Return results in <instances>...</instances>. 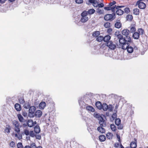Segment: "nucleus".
I'll list each match as a JSON object with an SVG mask.
<instances>
[{"label": "nucleus", "instance_id": "obj_1", "mask_svg": "<svg viewBox=\"0 0 148 148\" xmlns=\"http://www.w3.org/2000/svg\"><path fill=\"white\" fill-rule=\"evenodd\" d=\"M88 14L86 11H84L81 14L82 17L80 20V21L83 23L86 22L88 20V18L87 16Z\"/></svg>", "mask_w": 148, "mask_h": 148}, {"label": "nucleus", "instance_id": "obj_2", "mask_svg": "<svg viewBox=\"0 0 148 148\" xmlns=\"http://www.w3.org/2000/svg\"><path fill=\"white\" fill-rule=\"evenodd\" d=\"M130 32L129 29H125L121 32L122 34L125 36V38L128 39V41H130V40H132L130 35Z\"/></svg>", "mask_w": 148, "mask_h": 148}, {"label": "nucleus", "instance_id": "obj_3", "mask_svg": "<svg viewBox=\"0 0 148 148\" xmlns=\"http://www.w3.org/2000/svg\"><path fill=\"white\" fill-rule=\"evenodd\" d=\"M115 18V13L114 12L112 14H106L104 16V18L106 21H112Z\"/></svg>", "mask_w": 148, "mask_h": 148}, {"label": "nucleus", "instance_id": "obj_4", "mask_svg": "<svg viewBox=\"0 0 148 148\" xmlns=\"http://www.w3.org/2000/svg\"><path fill=\"white\" fill-rule=\"evenodd\" d=\"M132 43H128L127 45L124 44L123 46V50H127V51L128 53H132L134 51L133 47L130 46V45Z\"/></svg>", "mask_w": 148, "mask_h": 148}, {"label": "nucleus", "instance_id": "obj_5", "mask_svg": "<svg viewBox=\"0 0 148 148\" xmlns=\"http://www.w3.org/2000/svg\"><path fill=\"white\" fill-rule=\"evenodd\" d=\"M13 125L14 126V130L16 133H19L20 132L19 123L18 121L14 120L13 121Z\"/></svg>", "mask_w": 148, "mask_h": 148}, {"label": "nucleus", "instance_id": "obj_6", "mask_svg": "<svg viewBox=\"0 0 148 148\" xmlns=\"http://www.w3.org/2000/svg\"><path fill=\"white\" fill-rule=\"evenodd\" d=\"M116 45H117L116 43L115 44L111 40L107 42L106 43V45L107 47H108L109 49L111 50H114L116 48Z\"/></svg>", "mask_w": 148, "mask_h": 148}, {"label": "nucleus", "instance_id": "obj_7", "mask_svg": "<svg viewBox=\"0 0 148 148\" xmlns=\"http://www.w3.org/2000/svg\"><path fill=\"white\" fill-rule=\"evenodd\" d=\"M128 39L125 38H122L121 39L119 40V41L120 43L122 45V48H123V46L124 44L127 45L128 43H132V40H130V41H128Z\"/></svg>", "mask_w": 148, "mask_h": 148}, {"label": "nucleus", "instance_id": "obj_8", "mask_svg": "<svg viewBox=\"0 0 148 148\" xmlns=\"http://www.w3.org/2000/svg\"><path fill=\"white\" fill-rule=\"evenodd\" d=\"M143 0H139L137 1L136 5H138V7L141 9H144L146 7L145 4L142 1Z\"/></svg>", "mask_w": 148, "mask_h": 148}, {"label": "nucleus", "instance_id": "obj_9", "mask_svg": "<svg viewBox=\"0 0 148 148\" xmlns=\"http://www.w3.org/2000/svg\"><path fill=\"white\" fill-rule=\"evenodd\" d=\"M36 110L35 107L34 106H31L29 109V115L31 117H33L35 115V112Z\"/></svg>", "mask_w": 148, "mask_h": 148}, {"label": "nucleus", "instance_id": "obj_10", "mask_svg": "<svg viewBox=\"0 0 148 148\" xmlns=\"http://www.w3.org/2000/svg\"><path fill=\"white\" fill-rule=\"evenodd\" d=\"M99 123L100 125V126L105 127L106 126V122L105 120L102 117H101L99 120Z\"/></svg>", "mask_w": 148, "mask_h": 148}, {"label": "nucleus", "instance_id": "obj_11", "mask_svg": "<svg viewBox=\"0 0 148 148\" xmlns=\"http://www.w3.org/2000/svg\"><path fill=\"white\" fill-rule=\"evenodd\" d=\"M37 122L35 121L34 122L31 119H29L27 121V126L30 127H32L35 125L36 124Z\"/></svg>", "mask_w": 148, "mask_h": 148}, {"label": "nucleus", "instance_id": "obj_12", "mask_svg": "<svg viewBox=\"0 0 148 148\" xmlns=\"http://www.w3.org/2000/svg\"><path fill=\"white\" fill-rule=\"evenodd\" d=\"M129 28L131 33H133L135 32L136 30L135 24H132L129 27Z\"/></svg>", "mask_w": 148, "mask_h": 148}, {"label": "nucleus", "instance_id": "obj_13", "mask_svg": "<svg viewBox=\"0 0 148 148\" xmlns=\"http://www.w3.org/2000/svg\"><path fill=\"white\" fill-rule=\"evenodd\" d=\"M103 127L99 126L97 128V131L103 134L105 132V130L103 128Z\"/></svg>", "mask_w": 148, "mask_h": 148}, {"label": "nucleus", "instance_id": "obj_14", "mask_svg": "<svg viewBox=\"0 0 148 148\" xmlns=\"http://www.w3.org/2000/svg\"><path fill=\"white\" fill-rule=\"evenodd\" d=\"M114 26L116 28L119 29L121 27L122 24L120 21H118L115 23Z\"/></svg>", "mask_w": 148, "mask_h": 148}, {"label": "nucleus", "instance_id": "obj_15", "mask_svg": "<svg viewBox=\"0 0 148 148\" xmlns=\"http://www.w3.org/2000/svg\"><path fill=\"white\" fill-rule=\"evenodd\" d=\"M14 107L17 111H20L21 110V105L18 103H16L14 105Z\"/></svg>", "mask_w": 148, "mask_h": 148}, {"label": "nucleus", "instance_id": "obj_16", "mask_svg": "<svg viewBox=\"0 0 148 148\" xmlns=\"http://www.w3.org/2000/svg\"><path fill=\"white\" fill-rule=\"evenodd\" d=\"M17 116L19 121L21 123L24 122L25 120L21 114H17Z\"/></svg>", "mask_w": 148, "mask_h": 148}, {"label": "nucleus", "instance_id": "obj_17", "mask_svg": "<svg viewBox=\"0 0 148 148\" xmlns=\"http://www.w3.org/2000/svg\"><path fill=\"white\" fill-rule=\"evenodd\" d=\"M34 131L36 134H38L40 132V129L39 126L36 125L34 127Z\"/></svg>", "mask_w": 148, "mask_h": 148}, {"label": "nucleus", "instance_id": "obj_18", "mask_svg": "<svg viewBox=\"0 0 148 148\" xmlns=\"http://www.w3.org/2000/svg\"><path fill=\"white\" fill-rule=\"evenodd\" d=\"M42 114V112L40 110H37L35 113V115L36 117H40Z\"/></svg>", "mask_w": 148, "mask_h": 148}, {"label": "nucleus", "instance_id": "obj_19", "mask_svg": "<svg viewBox=\"0 0 148 148\" xmlns=\"http://www.w3.org/2000/svg\"><path fill=\"white\" fill-rule=\"evenodd\" d=\"M95 105L96 107L99 110H101L102 108V104L100 101H97Z\"/></svg>", "mask_w": 148, "mask_h": 148}, {"label": "nucleus", "instance_id": "obj_20", "mask_svg": "<svg viewBox=\"0 0 148 148\" xmlns=\"http://www.w3.org/2000/svg\"><path fill=\"white\" fill-rule=\"evenodd\" d=\"M139 35L138 32H134L133 34L132 37L134 39H138L139 38Z\"/></svg>", "mask_w": 148, "mask_h": 148}, {"label": "nucleus", "instance_id": "obj_21", "mask_svg": "<svg viewBox=\"0 0 148 148\" xmlns=\"http://www.w3.org/2000/svg\"><path fill=\"white\" fill-rule=\"evenodd\" d=\"M99 140L101 142H103L105 141L106 139V136L103 135H101L99 137Z\"/></svg>", "mask_w": 148, "mask_h": 148}, {"label": "nucleus", "instance_id": "obj_22", "mask_svg": "<svg viewBox=\"0 0 148 148\" xmlns=\"http://www.w3.org/2000/svg\"><path fill=\"white\" fill-rule=\"evenodd\" d=\"M105 9L107 10H111L112 12H114L115 10V7L114 6L112 7H105Z\"/></svg>", "mask_w": 148, "mask_h": 148}, {"label": "nucleus", "instance_id": "obj_23", "mask_svg": "<svg viewBox=\"0 0 148 148\" xmlns=\"http://www.w3.org/2000/svg\"><path fill=\"white\" fill-rule=\"evenodd\" d=\"M14 136L15 137H16L19 140H21L22 138V135L20 133V132L15 134Z\"/></svg>", "mask_w": 148, "mask_h": 148}, {"label": "nucleus", "instance_id": "obj_24", "mask_svg": "<svg viewBox=\"0 0 148 148\" xmlns=\"http://www.w3.org/2000/svg\"><path fill=\"white\" fill-rule=\"evenodd\" d=\"M106 136L107 139L110 140L112 139L113 138V135L112 133L108 132L107 133Z\"/></svg>", "mask_w": 148, "mask_h": 148}, {"label": "nucleus", "instance_id": "obj_25", "mask_svg": "<svg viewBox=\"0 0 148 148\" xmlns=\"http://www.w3.org/2000/svg\"><path fill=\"white\" fill-rule=\"evenodd\" d=\"M117 10L116 11V14L118 15H121L124 13V11L123 10H121V9H116Z\"/></svg>", "mask_w": 148, "mask_h": 148}, {"label": "nucleus", "instance_id": "obj_26", "mask_svg": "<svg viewBox=\"0 0 148 148\" xmlns=\"http://www.w3.org/2000/svg\"><path fill=\"white\" fill-rule=\"evenodd\" d=\"M86 109L89 111L92 112H94L95 109L92 106H88L86 107Z\"/></svg>", "mask_w": 148, "mask_h": 148}, {"label": "nucleus", "instance_id": "obj_27", "mask_svg": "<svg viewBox=\"0 0 148 148\" xmlns=\"http://www.w3.org/2000/svg\"><path fill=\"white\" fill-rule=\"evenodd\" d=\"M103 38L104 41L106 42L107 43V42L110 41L109 40L111 38V37L109 35H107L103 37Z\"/></svg>", "mask_w": 148, "mask_h": 148}, {"label": "nucleus", "instance_id": "obj_28", "mask_svg": "<svg viewBox=\"0 0 148 148\" xmlns=\"http://www.w3.org/2000/svg\"><path fill=\"white\" fill-rule=\"evenodd\" d=\"M95 12V10L92 8L88 10V11H86L87 14H94Z\"/></svg>", "mask_w": 148, "mask_h": 148}, {"label": "nucleus", "instance_id": "obj_29", "mask_svg": "<svg viewBox=\"0 0 148 148\" xmlns=\"http://www.w3.org/2000/svg\"><path fill=\"white\" fill-rule=\"evenodd\" d=\"M137 147L136 143L135 142H132L130 144L131 148H136Z\"/></svg>", "mask_w": 148, "mask_h": 148}, {"label": "nucleus", "instance_id": "obj_30", "mask_svg": "<svg viewBox=\"0 0 148 148\" xmlns=\"http://www.w3.org/2000/svg\"><path fill=\"white\" fill-rule=\"evenodd\" d=\"M102 109L104 111H106L108 109V106L106 103H103L102 104Z\"/></svg>", "mask_w": 148, "mask_h": 148}, {"label": "nucleus", "instance_id": "obj_31", "mask_svg": "<svg viewBox=\"0 0 148 148\" xmlns=\"http://www.w3.org/2000/svg\"><path fill=\"white\" fill-rule=\"evenodd\" d=\"M111 23L108 22L105 23L103 25L104 27L105 28H110V27H111Z\"/></svg>", "mask_w": 148, "mask_h": 148}, {"label": "nucleus", "instance_id": "obj_32", "mask_svg": "<svg viewBox=\"0 0 148 148\" xmlns=\"http://www.w3.org/2000/svg\"><path fill=\"white\" fill-rule=\"evenodd\" d=\"M133 14L136 15H138L140 13L139 10L138 9L135 8L133 10Z\"/></svg>", "mask_w": 148, "mask_h": 148}, {"label": "nucleus", "instance_id": "obj_33", "mask_svg": "<svg viewBox=\"0 0 148 148\" xmlns=\"http://www.w3.org/2000/svg\"><path fill=\"white\" fill-rule=\"evenodd\" d=\"M96 40L99 42H101L103 40L104 41L103 37V36H98L96 38Z\"/></svg>", "mask_w": 148, "mask_h": 148}, {"label": "nucleus", "instance_id": "obj_34", "mask_svg": "<svg viewBox=\"0 0 148 148\" xmlns=\"http://www.w3.org/2000/svg\"><path fill=\"white\" fill-rule=\"evenodd\" d=\"M121 123V119L119 118H117L115 120V123L117 126L119 125Z\"/></svg>", "mask_w": 148, "mask_h": 148}, {"label": "nucleus", "instance_id": "obj_35", "mask_svg": "<svg viewBox=\"0 0 148 148\" xmlns=\"http://www.w3.org/2000/svg\"><path fill=\"white\" fill-rule=\"evenodd\" d=\"M126 18L127 21H131L132 20L133 17L132 15L129 14L127 16Z\"/></svg>", "mask_w": 148, "mask_h": 148}, {"label": "nucleus", "instance_id": "obj_36", "mask_svg": "<svg viewBox=\"0 0 148 148\" xmlns=\"http://www.w3.org/2000/svg\"><path fill=\"white\" fill-rule=\"evenodd\" d=\"M24 107L25 108L27 109H29L30 107V104L29 102H26L25 103L24 105Z\"/></svg>", "mask_w": 148, "mask_h": 148}, {"label": "nucleus", "instance_id": "obj_37", "mask_svg": "<svg viewBox=\"0 0 148 148\" xmlns=\"http://www.w3.org/2000/svg\"><path fill=\"white\" fill-rule=\"evenodd\" d=\"M46 103L45 102H42L39 104V107L40 108H44L46 106Z\"/></svg>", "mask_w": 148, "mask_h": 148}, {"label": "nucleus", "instance_id": "obj_38", "mask_svg": "<svg viewBox=\"0 0 148 148\" xmlns=\"http://www.w3.org/2000/svg\"><path fill=\"white\" fill-rule=\"evenodd\" d=\"M100 34V32L98 31H95L93 32L92 36L94 37H98Z\"/></svg>", "mask_w": 148, "mask_h": 148}, {"label": "nucleus", "instance_id": "obj_39", "mask_svg": "<svg viewBox=\"0 0 148 148\" xmlns=\"http://www.w3.org/2000/svg\"><path fill=\"white\" fill-rule=\"evenodd\" d=\"M9 145L10 147L12 148H14L16 147L15 143L13 141H12L10 143Z\"/></svg>", "mask_w": 148, "mask_h": 148}, {"label": "nucleus", "instance_id": "obj_40", "mask_svg": "<svg viewBox=\"0 0 148 148\" xmlns=\"http://www.w3.org/2000/svg\"><path fill=\"white\" fill-rule=\"evenodd\" d=\"M110 127L112 130L113 131H116V127L114 124H111L110 125Z\"/></svg>", "mask_w": 148, "mask_h": 148}, {"label": "nucleus", "instance_id": "obj_41", "mask_svg": "<svg viewBox=\"0 0 148 148\" xmlns=\"http://www.w3.org/2000/svg\"><path fill=\"white\" fill-rule=\"evenodd\" d=\"M8 127H6L4 131L5 133L9 134L10 133V129L9 125L8 126Z\"/></svg>", "mask_w": 148, "mask_h": 148}, {"label": "nucleus", "instance_id": "obj_42", "mask_svg": "<svg viewBox=\"0 0 148 148\" xmlns=\"http://www.w3.org/2000/svg\"><path fill=\"white\" fill-rule=\"evenodd\" d=\"M138 31L139 34L143 35L144 34V30L142 28H139L138 29Z\"/></svg>", "mask_w": 148, "mask_h": 148}, {"label": "nucleus", "instance_id": "obj_43", "mask_svg": "<svg viewBox=\"0 0 148 148\" xmlns=\"http://www.w3.org/2000/svg\"><path fill=\"white\" fill-rule=\"evenodd\" d=\"M29 132L28 130L27 129H25L24 130V133L26 136L29 135Z\"/></svg>", "mask_w": 148, "mask_h": 148}, {"label": "nucleus", "instance_id": "obj_44", "mask_svg": "<svg viewBox=\"0 0 148 148\" xmlns=\"http://www.w3.org/2000/svg\"><path fill=\"white\" fill-rule=\"evenodd\" d=\"M30 148H37L36 145L35 143H33L30 144Z\"/></svg>", "mask_w": 148, "mask_h": 148}, {"label": "nucleus", "instance_id": "obj_45", "mask_svg": "<svg viewBox=\"0 0 148 148\" xmlns=\"http://www.w3.org/2000/svg\"><path fill=\"white\" fill-rule=\"evenodd\" d=\"M75 2L77 4H80L83 3L84 2V1L83 0H75Z\"/></svg>", "mask_w": 148, "mask_h": 148}, {"label": "nucleus", "instance_id": "obj_46", "mask_svg": "<svg viewBox=\"0 0 148 148\" xmlns=\"http://www.w3.org/2000/svg\"><path fill=\"white\" fill-rule=\"evenodd\" d=\"M18 148H23L22 144L21 143H19L17 145Z\"/></svg>", "mask_w": 148, "mask_h": 148}, {"label": "nucleus", "instance_id": "obj_47", "mask_svg": "<svg viewBox=\"0 0 148 148\" xmlns=\"http://www.w3.org/2000/svg\"><path fill=\"white\" fill-rule=\"evenodd\" d=\"M112 29L111 28H109L107 29V32L110 35L112 34Z\"/></svg>", "mask_w": 148, "mask_h": 148}, {"label": "nucleus", "instance_id": "obj_48", "mask_svg": "<svg viewBox=\"0 0 148 148\" xmlns=\"http://www.w3.org/2000/svg\"><path fill=\"white\" fill-rule=\"evenodd\" d=\"M124 11L125 13L127 14L130 12V10L129 8H126L124 9Z\"/></svg>", "mask_w": 148, "mask_h": 148}, {"label": "nucleus", "instance_id": "obj_49", "mask_svg": "<svg viewBox=\"0 0 148 148\" xmlns=\"http://www.w3.org/2000/svg\"><path fill=\"white\" fill-rule=\"evenodd\" d=\"M29 135L30 136L32 137H34L35 135L33 131H30Z\"/></svg>", "mask_w": 148, "mask_h": 148}, {"label": "nucleus", "instance_id": "obj_50", "mask_svg": "<svg viewBox=\"0 0 148 148\" xmlns=\"http://www.w3.org/2000/svg\"><path fill=\"white\" fill-rule=\"evenodd\" d=\"M98 2L96 0H95L92 5L95 7H97L98 6Z\"/></svg>", "mask_w": 148, "mask_h": 148}, {"label": "nucleus", "instance_id": "obj_51", "mask_svg": "<svg viewBox=\"0 0 148 148\" xmlns=\"http://www.w3.org/2000/svg\"><path fill=\"white\" fill-rule=\"evenodd\" d=\"M114 6L115 7V9H118L125 7L124 5L117 6H116V5H115Z\"/></svg>", "mask_w": 148, "mask_h": 148}, {"label": "nucleus", "instance_id": "obj_52", "mask_svg": "<svg viewBox=\"0 0 148 148\" xmlns=\"http://www.w3.org/2000/svg\"><path fill=\"white\" fill-rule=\"evenodd\" d=\"M116 2L115 1H113L112 2H111L109 3V6L110 7H111L113 5L115 4L116 3Z\"/></svg>", "mask_w": 148, "mask_h": 148}, {"label": "nucleus", "instance_id": "obj_53", "mask_svg": "<svg viewBox=\"0 0 148 148\" xmlns=\"http://www.w3.org/2000/svg\"><path fill=\"white\" fill-rule=\"evenodd\" d=\"M117 37L119 40V39H121L122 38H123V36L121 34H119L117 35Z\"/></svg>", "mask_w": 148, "mask_h": 148}, {"label": "nucleus", "instance_id": "obj_54", "mask_svg": "<svg viewBox=\"0 0 148 148\" xmlns=\"http://www.w3.org/2000/svg\"><path fill=\"white\" fill-rule=\"evenodd\" d=\"M19 102L20 103H23L25 102L24 100L22 98H20L19 99Z\"/></svg>", "mask_w": 148, "mask_h": 148}, {"label": "nucleus", "instance_id": "obj_55", "mask_svg": "<svg viewBox=\"0 0 148 148\" xmlns=\"http://www.w3.org/2000/svg\"><path fill=\"white\" fill-rule=\"evenodd\" d=\"M104 6V4L102 3H98V7L99 8H102Z\"/></svg>", "mask_w": 148, "mask_h": 148}, {"label": "nucleus", "instance_id": "obj_56", "mask_svg": "<svg viewBox=\"0 0 148 148\" xmlns=\"http://www.w3.org/2000/svg\"><path fill=\"white\" fill-rule=\"evenodd\" d=\"M116 136L118 139V141L120 143H121V138L120 136L118 135V134H117Z\"/></svg>", "mask_w": 148, "mask_h": 148}, {"label": "nucleus", "instance_id": "obj_57", "mask_svg": "<svg viewBox=\"0 0 148 148\" xmlns=\"http://www.w3.org/2000/svg\"><path fill=\"white\" fill-rule=\"evenodd\" d=\"M103 10H102L101 9H98V12L100 14H101L103 13Z\"/></svg>", "mask_w": 148, "mask_h": 148}, {"label": "nucleus", "instance_id": "obj_58", "mask_svg": "<svg viewBox=\"0 0 148 148\" xmlns=\"http://www.w3.org/2000/svg\"><path fill=\"white\" fill-rule=\"evenodd\" d=\"M22 114L23 116L25 117H26L27 116V114L26 112H23Z\"/></svg>", "mask_w": 148, "mask_h": 148}, {"label": "nucleus", "instance_id": "obj_59", "mask_svg": "<svg viewBox=\"0 0 148 148\" xmlns=\"http://www.w3.org/2000/svg\"><path fill=\"white\" fill-rule=\"evenodd\" d=\"M95 1V0H88V2L90 3L93 4Z\"/></svg>", "mask_w": 148, "mask_h": 148}, {"label": "nucleus", "instance_id": "obj_60", "mask_svg": "<svg viewBox=\"0 0 148 148\" xmlns=\"http://www.w3.org/2000/svg\"><path fill=\"white\" fill-rule=\"evenodd\" d=\"M119 143H116L114 145V147H115L117 148L119 147Z\"/></svg>", "mask_w": 148, "mask_h": 148}, {"label": "nucleus", "instance_id": "obj_61", "mask_svg": "<svg viewBox=\"0 0 148 148\" xmlns=\"http://www.w3.org/2000/svg\"><path fill=\"white\" fill-rule=\"evenodd\" d=\"M7 0H0V3L3 4Z\"/></svg>", "mask_w": 148, "mask_h": 148}, {"label": "nucleus", "instance_id": "obj_62", "mask_svg": "<svg viewBox=\"0 0 148 148\" xmlns=\"http://www.w3.org/2000/svg\"><path fill=\"white\" fill-rule=\"evenodd\" d=\"M37 137V138L38 139H40L41 138V136L40 135H38Z\"/></svg>", "mask_w": 148, "mask_h": 148}, {"label": "nucleus", "instance_id": "obj_63", "mask_svg": "<svg viewBox=\"0 0 148 148\" xmlns=\"http://www.w3.org/2000/svg\"><path fill=\"white\" fill-rule=\"evenodd\" d=\"M27 124H25V123H24L23 124V126L24 127H26V126H27Z\"/></svg>", "mask_w": 148, "mask_h": 148}, {"label": "nucleus", "instance_id": "obj_64", "mask_svg": "<svg viewBox=\"0 0 148 148\" xmlns=\"http://www.w3.org/2000/svg\"><path fill=\"white\" fill-rule=\"evenodd\" d=\"M24 148H30V147L29 146H26Z\"/></svg>", "mask_w": 148, "mask_h": 148}]
</instances>
